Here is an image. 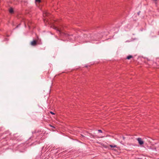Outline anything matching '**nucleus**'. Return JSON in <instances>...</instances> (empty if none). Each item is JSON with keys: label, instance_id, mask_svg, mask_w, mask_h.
<instances>
[{"label": "nucleus", "instance_id": "nucleus-1", "mask_svg": "<svg viewBox=\"0 0 159 159\" xmlns=\"http://www.w3.org/2000/svg\"><path fill=\"white\" fill-rule=\"evenodd\" d=\"M100 35V34L99 33L95 34H92L91 35L90 37L91 40H99L101 37Z\"/></svg>", "mask_w": 159, "mask_h": 159}, {"label": "nucleus", "instance_id": "nucleus-2", "mask_svg": "<svg viewBox=\"0 0 159 159\" xmlns=\"http://www.w3.org/2000/svg\"><path fill=\"white\" fill-rule=\"evenodd\" d=\"M91 35L90 34L89 35H87L86 34H84V37L85 39V42H89L90 40H91Z\"/></svg>", "mask_w": 159, "mask_h": 159}, {"label": "nucleus", "instance_id": "nucleus-3", "mask_svg": "<svg viewBox=\"0 0 159 159\" xmlns=\"http://www.w3.org/2000/svg\"><path fill=\"white\" fill-rule=\"evenodd\" d=\"M137 140L138 141V143L140 145H142L144 143V142L142 140V139L141 138H139L137 139Z\"/></svg>", "mask_w": 159, "mask_h": 159}, {"label": "nucleus", "instance_id": "nucleus-4", "mask_svg": "<svg viewBox=\"0 0 159 159\" xmlns=\"http://www.w3.org/2000/svg\"><path fill=\"white\" fill-rule=\"evenodd\" d=\"M37 41L35 40H33V41L31 42V45L33 46H36L37 45Z\"/></svg>", "mask_w": 159, "mask_h": 159}, {"label": "nucleus", "instance_id": "nucleus-5", "mask_svg": "<svg viewBox=\"0 0 159 159\" xmlns=\"http://www.w3.org/2000/svg\"><path fill=\"white\" fill-rule=\"evenodd\" d=\"M9 12L10 14H12L14 13V11L12 7H10L9 9Z\"/></svg>", "mask_w": 159, "mask_h": 159}, {"label": "nucleus", "instance_id": "nucleus-6", "mask_svg": "<svg viewBox=\"0 0 159 159\" xmlns=\"http://www.w3.org/2000/svg\"><path fill=\"white\" fill-rule=\"evenodd\" d=\"M88 135L90 137L95 138V136L93 134H92L90 133H88Z\"/></svg>", "mask_w": 159, "mask_h": 159}, {"label": "nucleus", "instance_id": "nucleus-7", "mask_svg": "<svg viewBox=\"0 0 159 159\" xmlns=\"http://www.w3.org/2000/svg\"><path fill=\"white\" fill-rule=\"evenodd\" d=\"M132 58H133V57L132 55H129L128 56H127V57H126V59L128 60H129L130 59Z\"/></svg>", "mask_w": 159, "mask_h": 159}, {"label": "nucleus", "instance_id": "nucleus-8", "mask_svg": "<svg viewBox=\"0 0 159 159\" xmlns=\"http://www.w3.org/2000/svg\"><path fill=\"white\" fill-rule=\"evenodd\" d=\"M49 13L47 12H44L43 13V16H47L48 15Z\"/></svg>", "mask_w": 159, "mask_h": 159}, {"label": "nucleus", "instance_id": "nucleus-9", "mask_svg": "<svg viewBox=\"0 0 159 159\" xmlns=\"http://www.w3.org/2000/svg\"><path fill=\"white\" fill-rule=\"evenodd\" d=\"M109 146L111 148H117V146L116 145H109Z\"/></svg>", "mask_w": 159, "mask_h": 159}, {"label": "nucleus", "instance_id": "nucleus-10", "mask_svg": "<svg viewBox=\"0 0 159 159\" xmlns=\"http://www.w3.org/2000/svg\"><path fill=\"white\" fill-rule=\"evenodd\" d=\"M33 136H34L35 135L37 136V135H39V133L38 132L36 133L35 132L34 133H33Z\"/></svg>", "mask_w": 159, "mask_h": 159}, {"label": "nucleus", "instance_id": "nucleus-11", "mask_svg": "<svg viewBox=\"0 0 159 159\" xmlns=\"http://www.w3.org/2000/svg\"><path fill=\"white\" fill-rule=\"evenodd\" d=\"M35 1L36 2L40 3L41 2V0H35Z\"/></svg>", "mask_w": 159, "mask_h": 159}, {"label": "nucleus", "instance_id": "nucleus-12", "mask_svg": "<svg viewBox=\"0 0 159 159\" xmlns=\"http://www.w3.org/2000/svg\"><path fill=\"white\" fill-rule=\"evenodd\" d=\"M55 29L57 31H59L60 33L61 32V31L59 30L58 29L57 27H55Z\"/></svg>", "mask_w": 159, "mask_h": 159}, {"label": "nucleus", "instance_id": "nucleus-13", "mask_svg": "<svg viewBox=\"0 0 159 159\" xmlns=\"http://www.w3.org/2000/svg\"><path fill=\"white\" fill-rule=\"evenodd\" d=\"M9 40V39L7 38H5L4 40V41H8Z\"/></svg>", "mask_w": 159, "mask_h": 159}, {"label": "nucleus", "instance_id": "nucleus-14", "mask_svg": "<svg viewBox=\"0 0 159 159\" xmlns=\"http://www.w3.org/2000/svg\"><path fill=\"white\" fill-rule=\"evenodd\" d=\"M98 131L100 133H102V130L101 129H99L98 130Z\"/></svg>", "mask_w": 159, "mask_h": 159}, {"label": "nucleus", "instance_id": "nucleus-15", "mask_svg": "<svg viewBox=\"0 0 159 159\" xmlns=\"http://www.w3.org/2000/svg\"><path fill=\"white\" fill-rule=\"evenodd\" d=\"M49 125L51 127H52V128H55V127L54 126H52V125H51L50 124Z\"/></svg>", "mask_w": 159, "mask_h": 159}, {"label": "nucleus", "instance_id": "nucleus-16", "mask_svg": "<svg viewBox=\"0 0 159 159\" xmlns=\"http://www.w3.org/2000/svg\"><path fill=\"white\" fill-rule=\"evenodd\" d=\"M50 113L52 114V115H54V114H55V113H54V112H52V111H51L50 112Z\"/></svg>", "mask_w": 159, "mask_h": 159}, {"label": "nucleus", "instance_id": "nucleus-17", "mask_svg": "<svg viewBox=\"0 0 159 159\" xmlns=\"http://www.w3.org/2000/svg\"><path fill=\"white\" fill-rule=\"evenodd\" d=\"M20 25V24H19L16 27V28H17Z\"/></svg>", "mask_w": 159, "mask_h": 159}, {"label": "nucleus", "instance_id": "nucleus-18", "mask_svg": "<svg viewBox=\"0 0 159 159\" xmlns=\"http://www.w3.org/2000/svg\"><path fill=\"white\" fill-rule=\"evenodd\" d=\"M140 12V11H139V12H138L137 14H138V15H139Z\"/></svg>", "mask_w": 159, "mask_h": 159}, {"label": "nucleus", "instance_id": "nucleus-19", "mask_svg": "<svg viewBox=\"0 0 159 159\" xmlns=\"http://www.w3.org/2000/svg\"><path fill=\"white\" fill-rule=\"evenodd\" d=\"M66 35H67V36H70V35H68V34H66Z\"/></svg>", "mask_w": 159, "mask_h": 159}, {"label": "nucleus", "instance_id": "nucleus-20", "mask_svg": "<svg viewBox=\"0 0 159 159\" xmlns=\"http://www.w3.org/2000/svg\"><path fill=\"white\" fill-rule=\"evenodd\" d=\"M81 136L83 137H85L83 135L81 134Z\"/></svg>", "mask_w": 159, "mask_h": 159}, {"label": "nucleus", "instance_id": "nucleus-21", "mask_svg": "<svg viewBox=\"0 0 159 159\" xmlns=\"http://www.w3.org/2000/svg\"><path fill=\"white\" fill-rule=\"evenodd\" d=\"M7 37H9V35H7Z\"/></svg>", "mask_w": 159, "mask_h": 159}]
</instances>
